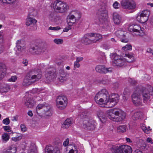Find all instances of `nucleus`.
<instances>
[{
    "label": "nucleus",
    "mask_w": 153,
    "mask_h": 153,
    "mask_svg": "<svg viewBox=\"0 0 153 153\" xmlns=\"http://www.w3.org/2000/svg\"><path fill=\"white\" fill-rule=\"evenodd\" d=\"M94 99L97 103L106 104L108 105V107L111 108L114 106L118 102L119 96L116 94H112L110 96L106 90L102 89L96 94Z\"/></svg>",
    "instance_id": "obj_1"
},
{
    "label": "nucleus",
    "mask_w": 153,
    "mask_h": 153,
    "mask_svg": "<svg viewBox=\"0 0 153 153\" xmlns=\"http://www.w3.org/2000/svg\"><path fill=\"white\" fill-rule=\"evenodd\" d=\"M42 76L40 70L35 69L30 71L27 74L22 82L23 86H28L36 81H38Z\"/></svg>",
    "instance_id": "obj_2"
},
{
    "label": "nucleus",
    "mask_w": 153,
    "mask_h": 153,
    "mask_svg": "<svg viewBox=\"0 0 153 153\" xmlns=\"http://www.w3.org/2000/svg\"><path fill=\"white\" fill-rule=\"evenodd\" d=\"M110 149L114 153H131L132 151L131 147L127 145H112Z\"/></svg>",
    "instance_id": "obj_3"
},
{
    "label": "nucleus",
    "mask_w": 153,
    "mask_h": 153,
    "mask_svg": "<svg viewBox=\"0 0 153 153\" xmlns=\"http://www.w3.org/2000/svg\"><path fill=\"white\" fill-rule=\"evenodd\" d=\"M107 16L108 10L106 6H102L98 10L95 22L98 24L103 23L107 20Z\"/></svg>",
    "instance_id": "obj_4"
},
{
    "label": "nucleus",
    "mask_w": 153,
    "mask_h": 153,
    "mask_svg": "<svg viewBox=\"0 0 153 153\" xmlns=\"http://www.w3.org/2000/svg\"><path fill=\"white\" fill-rule=\"evenodd\" d=\"M110 57L113 59L112 65L117 68L125 67L127 62L125 59L120 56L117 55L116 53H112L110 55Z\"/></svg>",
    "instance_id": "obj_5"
},
{
    "label": "nucleus",
    "mask_w": 153,
    "mask_h": 153,
    "mask_svg": "<svg viewBox=\"0 0 153 153\" xmlns=\"http://www.w3.org/2000/svg\"><path fill=\"white\" fill-rule=\"evenodd\" d=\"M53 7L56 12L64 13L68 10L69 6L66 3L60 1H56L53 4Z\"/></svg>",
    "instance_id": "obj_6"
},
{
    "label": "nucleus",
    "mask_w": 153,
    "mask_h": 153,
    "mask_svg": "<svg viewBox=\"0 0 153 153\" xmlns=\"http://www.w3.org/2000/svg\"><path fill=\"white\" fill-rule=\"evenodd\" d=\"M141 95L143 102L144 103H147L150 100L151 96L153 95L152 89H148L145 87H142L139 93Z\"/></svg>",
    "instance_id": "obj_7"
},
{
    "label": "nucleus",
    "mask_w": 153,
    "mask_h": 153,
    "mask_svg": "<svg viewBox=\"0 0 153 153\" xmlns=\"http://www.w3.org/2000/svg\"><path fill=\"white\" fill-rule=\"evenodd\" d=\"M81 17L80 13L78 11H71L68 16L69 20L68 24L69 26H75Z\"/></svg>",
    "instance_id": "obj_8"
},
{
    "label": "nucleus",
    "mask_w": 153,
    "mask_h": 153,
    "mask_svg": "<svg viewBox=\"0 0 153 153\" xmlns=\"http://www.w3.org/2000/svg\"><path fill=\"white\" fill-rule=\"evenodd\" d=\"M120 4L125 9L132 10L136 7V4L134 0H121Z\"/></svg>",
    "instance_id": "obj_9"
},
{
    "label": "nucleus",
    "mask_w": 153,
    "mask_h": 153,
    "mask_svg": "<svg viewBox=\"0 0 153 153\" xmlns=\"http://www.w3.org/2000/svg\"><path fill=\"white\" fill-rule=\"evenodd\" d=\"M56 106L60 109H63L66 107L68 102L66 96H59L56 100Z\"/></svg>",
    "instance_id": "obj_10"
},
{
    "label": "nucleus",
    "mask_w": 153,
    "mask_h": 153,
    "mask_svg": "<svg viewBox=\"0 0 153 153\" xmlns=\"http://www.w3.org/2000/svg\"><path fill=\"white\" fill-rule=\"evenodd\" d=\"M128 30L131 32L136 33V35L138 36H141L144 33V28L141 27L140 25H130L128 27Z\"/></svg>",
    "instance_id": "obj_11"
},
{
    "label": "nucleus",
    "mask_w": 153,
    "mask_h": 153,
    "mask_svg": "<svg viewBox=\"0 0 153 153\" xmlns=\"http://www.w3.org/2000/svg\"><path fill=\"white\" fill-rule=\"evenodd\" d=\"M29 51L33 54H40L44 52L43 45L41 43H36L30 48Z\"/></svg>",
    "instance_id": "obj_12"
},
{
    "label": "nucleus",
    "mask_w": 153,
    "mask_h": 153,
    "mask_svg": "<svg viewBox=\"0 0 153 153\" xmlns=\"http://www.w3.org/2000/svg\"><path fill=\"white\" fill-rule=\"evenodd\" d=\"M37 21L35 19L31 17H28L26 20V25L27 26H30V29L31 30H36L37 25L36 24Z\"/></svg>",
    "instance_id": "obj_13"
},
{
    "label": "nucleus",
    "mask_w": 153,
    "mask_h": 153,
    "mask_svg": "<svg viewBox=\"0 0 153 153\" xmlns=\"http://www.w3.org/2000/svg\"><path fill=\"white\" fill-rule=\"evenodd\" d=\"M132 101L136 106H139L142 104V99L141 95L139 93H134L132 95Z\"/></svg>",
    "instance_id": "obj_14"
},
{
    "label": "nucleus",
    "mask_w": 153,
    "mask_h": 153,
    "mask_svg": "<svg viewBox=\"0 0 153 153\" xmlns=\"http://www.w3.org/2000/svg\"><path fill=\"white\" fill-rule=\"evenodd\" d=\"M96 126V123L93 120H85L83 121V127L86 129L93 130L95 129Z\"/></svg>",
    "instance_id": "obj_15"
},
{
    "label": "nucleus",
    "mask_w": 153,
    "mask_h": 153,
    "mask_svg": "<svg viewBox=\"0 0 153 153\" xmlns=\"http://www.w3.org/2000/svg\"><path fill=\"white\" fill-rule=\"evenodd\" d=\"M112 68H106L102 65H98L95 68L96 71L100 74H106L108 72H111Z\"/></svg>",
    "instance_id": "obj_16"
},
{
    "label": "nucleus",
    "mask_w": 153,
    "mask_h": 153,
    "mask_svg": "<svg viewBox=\"0 0 153 153\" xmlns=\"http://www.w3.org/2000/svg\"><path fill=\"white\" fill-rule=\"evenodd\" d=\"M116 116V122H120L123 120L125 118L126 115L124 112L120 109L116 110L115 112Z\"/></svg>",
    "instance_id": "obj_17"
},
{
    "label": "nucleus",
    "mask_w": 153,
    "mask_h": 153,
    "mask_svg": "<svg viewBox=\"0 0 153 153\" xmlns=\"http://www.w3.org/2000/svg\"><path fill=\"white\" fill-rule=\"evenodd\" d=\"M112 15L113 21L115 25H119L122 22V17L118 13L114 12Z\"/></svg>",
    "instance_id": "obj_18"
},
{
    "label": "nucleus",
    "mask_w": 153,
    "mask_h": 153,
    "mask_svg": "<svg viewBox=\"0 0 153 153\" xmlns=\"http://www.w3.org/2000/svg\"><path fill=\"white\" fill-rule=\"evenodd\" d=\"M90 33L85 34L83 36L81 39L82 42L85 45H88L92 43H93L92 39H91L90 37H91Z\"/></svg>",
    "instance_id": "obj_19"
},
{
    "label": "nucleus",
    "mask_w": 153,
    "mask_h": 153,
    "mask_svg": "<svg viewBox=\"0 0 153 153\" xmlns=\"http://www.w3.org/2000/svg\"><path fill=\"white\" fill-rule=\"evenodd\" d=\"M24 104L27 107L31 108L34 105L36 102L33 98L28 97L24 101Z\"/></svg>",
    "instance_id": "obj_20"
},
{
    "label": "nucleus",
    "mask_w": 153,
    "mask_h": 153,
    "mask_svg": "<svg viewBox=\"0 0 153 153\" xmlns=\"http://www.w3.org/2000/svg\"><path fill=\"white\" fill-rule=\"evenodd\" d=\"M52 115V111L50 107L48 105L45 109H44L43 111L40 115L42 117H47L51 116Z\"/></svg>",
    "instance_id": "obj_21"
},
{
    "label": "nucleus",
    "mask_w": 153,
    "mask_h": 153,
    "mask_svg": "<svg viewBox=\"0 0 153 153\" xmlns=\"http://www.w3.org/2000/svg\"><path fill=\"white\" fill-rule=\"evenodd\" d=\"M115 33L116 36L120 39V40L122 42H128L127 39H123L125 36V32L123 31L119 30L116 32Z\"/></svg>",
    "instance_id": "obj_22"
},
{
    "label": "nucleus",
    "mask_w": 153,
    "mask_h": 153,
    "mask_svg": "<svg viewBox=\"0 0 153 153\" xmlns=\"http://www.w3.org/2000/svg\"><path fill=\"white\" fill-rule=\"evenodd\" d=\"M59 72L61 75L59 79L61 82L65 81L68 79L69 76V74L68 73L65 72L62 70H60Z\"/></svg>",
    "instance_id": "obj_23"
},
{
    "label": "nucleus",
    "mask_w": 153,
    "mask_h": 153,
    "mask_svg": "<svg viewBox=\"0 0 153 153\" xmlns=\"http://www.w3.org/2000/svg\"><path fill=\"white\" fill-rule=\"evenodd\" d=\"M6 72V67L5 64L0 62V80L5 76Z\"/></svg>",
    "instance_id": "obj_24"
},
{
    "label": "nucleus",
    "mask_w": 153,
    "mask_h": 153,
    "mask_svg": "<svg viewBox=\"0 0 153 153\" xmlns=\"http://www.w3.org/2000/svg\"><path fill=\"white\" fill-rule=\"evenodd\" d=\"M117 109H111L109 110L107 112V116L111 120L114 121H116V118L115 112Z\"/></svg>",
    "instance_id": "obj_25"
},
{
    "label": "nucleus",
    "mask_w": 153,
    "mask_h": 153,
    "mask_svg": "<svg viewBox=\"0 0 153 153\" xmlns=\"http://www.w3.org/2000/svg\"><path fill=\"white\" fill-rule=\"evenodd\" d=\"M16 46L17 49L16 53H17V51H18L19 52L18 53L22 52L25 48L23 42H22L21 40H19L17 41L16 42Z\"/></svg>",
    "instance_id": "obj_26"
},
{
    "label": "nucleus",
    "mask_w": 153,
    "mask_h": 153,
    "mask_svg": "<svg viewBox=\"0 0 153 153\" xmlns=\"http://www.w3.org/2000/svg\"><path fill=\"white\" fill-rule=\"evenodd\" d=\"M48 104L45 102H44L42 104H38L36 107V111L37 114L40 116L42 114V112H41L39 110L42 108L45 109L46 107L48 106Z\"/></svg>",
    "instance_id": "obj_27"
},
{
    "label": "nucleus",
    "mask_w": 153,
    "mask_h": 153,
    "mask_svg": "<svg viewBox=\"0 0 153 153\" xmlns=\"http://www.w3.org/2000/svg\"><path fill=\"white\" fill-rule=\"evenodd\" d=\"M97 114L101 122L102 123H104L106 122V118L104 112L100 111H98L97 112Z\"/></svg>",
    "instance_id": "obj_28"
},
{
    "label": "nucleus",
    "mask_w": 153,
    "mask_h": 153,
    "mask_svg": "<svg viewBox=\"0 0 153 153\" xmlns=\"http://www.w3.org/2000/svg\"><path fill=\"white\" fill-rule=\"evenodd\" d=\"M73 122L74 121L72 118H67L62 125V127L64 128L68 127L71 125L73 123Z\"/></svg>",
    "instance_id": "obj_29"
},
{
    "label": "nucleus",
    "mask_w": 153,
    "mask_h": 153,
    "mask_svg": "<svg viewBox=\"0 0 153 153\" xmlns=\"http://www.w3.org/2000/svg\"><path fill=\"white\" fill-rule=\"evenodd\" d=\"M90 33L92 35V36H91V37H95V38L92 39L93 43H94L98 42L102 39V36L99 34L95 33Z\"/></svg>",
    "instance_id": "obj_30"
},
{
    "label": "nucleus",
    "mask_w": 153,
    "mask_h": 153,
    "mask_svg": "<svg viewBox=\"0 0 153 153\" xmlns=\"http://www.w3.org/2000/svg\"><path fill=\"white\" fill-rule=\"evenodd\" d=\"M10 88L9 85L7 84H3L0 88V91L1 93L7 92L10 90Z\"/></svg>",
    "instance_id": "obj_31"
},
{
    "label": "nucleus",
    "mask_w": 153,
    "mask_h": 153,
    "mask_svg": "<svg viewBox=\"0 0 153 153\" xmlns=\"http://www.w3.org/2000/svg\"><path fill=\"white\" fill-rule=\"evenodd\" d=\"M42 91L43 90L42 89L38 88H33L32 90V92L33 93L38 94L42 98L46 94V93Z\"/></svg>",
    "instance_id": "obj_32"
},
{
    "label": "nucleus",
    "mask_w": 153,
    "mask_h": 153,
    "mask_svg": "<svg viewBox=\"0 0 153 153\" xmlns=\"http://www.w3.org/2000/svg\"><path fill=\"white\" fill-rule=\"evenodd\" d=\"M148 18L147 16H143L140 14L137 16V20L141 23H144L146 22L148 19Z\"/></svg>",
    "instance_id": "obj_33"
},
{
    "label": "nucleus",
    "mask_w": 153,
    "mask_h": 153,
    "mask_svg": "<svg viewBox=\"0 0 153 153\" xmlns=\"http://www.w3.org/2000/svg\"><path fill=\"white\" fill-rule=\"evenodd\" d=\"M16 148L15 145H12L8 147L6 150L7 153H15L16 151Z\"/></svg>",
    "instance_id": "obj_34"
},
{
    "label": "nucleus",
    "mask_w": 153,
    "mask_h": 153,
    "mask_svg": "<svg viewBox=\"0 0 153 153\" xmlns=\"http://www.w3.org/2000/svg\"><path fill=\"white\" fill-rule=\"evenodd\" d=\"M55 74L51 71H48L45 75V77L48 79L51 80L55 76Z\"/></svg>",
    "instance_id": "obj_35"
},
{
    "label": "nucleus",
    "mask_w": 153,
    "mask_h": 153,
    "mask_svg": "<svg viewBox=\"0 0 153 153\" xmlns=\"http://www.w3.org/2000/svg\"><path fill=\"white\" fill-rule=\"evenodd\" d=\"M10 137V135L7 133H4L1 136L3 142H6Z\"/></svg>",
    "instance_id": "obj_36"
},
{
    "label": "nucleus",
    "mask_w": 153,
    "mask_h": 153,
    "mask_svg": "<svg viewBox=\"0 0 153 153\" xmlns=\"http://www.w3.org/2000/svg\"><path fill=\"white\" fill-rule=\"evenodd\" d=\"M45 153H55L53 148L51 146H47L45 148Z\"/></svg>",
    "instance_id": "obj_37"
},
{
    "label": "nucleus",
    "mask_w": 153,
    "mask_h": 153,
    "mask_svg": "<svg viewBox=\"0 0 153 153\" xmlns=\"http://www.w3.org/2000/svg\"><path fill=\"white\" fill-rule=\"evenodd\" d=\"M36 151L35 145L34 144L31 145L28 149V153H36Z\"/></svg>",
    "instance_id": "obj_38"
},
{
    "label": "nucleus",
    "mask_w": 153,
    "mask_h": 153,
    "mask_svg": "<svg viewBox=\"0 0 153 153\" xmlns=\"http://www.w3.org/2000/svg\"><path fill=\"white\" fill-rule=\"evenodd\" d=\"M126 129V127L125 126H120L117 129V132L121 133L125 132Z\"/></svg>",
    "instance_id": "obj_39"
},
{
    "label": "nucleus",
    "mask_w": 153,
    "mask_h": 153,
    "mask_svg": "<svg viewBox=\"0 0 153 153\" xmlns=\"http://www.w3.org/2000/svg\"><path fill=\"white\" fill-rule=\"evenodd\" d=\"M150 14V11L149 10H144L142 11L140 15L143 16H147L149 18Z\"/></svg>",
    "instance_id": "obj_40"
},
{
    "label": "nucleus",
    "mask_w": 153,
    "mask_h": 153,
    "mask_svg": "<svg viewBox=\"0 0 153 153\" xmlns=\"http://www.w3.org/2000/svg\"><path fill=\"white\" fill-rule=\"evenodd\" d=\"M49 19L52 22H55V16L54 13H51L48 16Z\"/></svg>",
    "instance_id": "obj_41"
},
{
    "label": "nucleus",
    "mask_w": 153,
    "mask_h": 153,
    "mask_svg": "<svg viewBox=\"0 0 153 153\" xmlns=\"http://www.w3.org/2000/svg\"><path fill=\"white\" fill-rule=\"evenodd\" d=\"M140 113L139 112H137L132 115V118L134 120H136L139 119Z\"/></svg>",
    "instance_id": "obj_42"
},
{
    "label": "nucleus",
    "mask_w": 153,
    "mask_h": 153,
    "mask_svg": "<svg viewBox=\"0 0 153 153\" xmlns=\"http://www.w3.org/2000/svg\"><path fill=\"white\" fill-rule=\"evenodd\" d=\"M141 144L140 145V148L142 149L145 150L147 149L148 147L147 146L146 144L143 140L140 141Z\"/></svg>",
    "instance_id": "obj_43"
},
{
    "label": "nucleus",
    "mask_w": 153,
    "mask_h": 153,
    "mask_svg": "<svg viewBox=\"0 0 153 153\" xmlns=\"http://www.w3.org/2000/svg\"><path fill=\"white\" fill-rule=\"evenodd\" d=\"M125 56L126 57H127L129 59H126L127 61L129 62H132L134 60V57L132 56L127 54H125Z\"/></svg>",
    "instance_id": "obj_44"
},
{
    "label": "nucleus",
    "mask_w": 153,
    "mask_h": 153,
    "mask_svg": "<svg viewBox=\"0 0 153 153\" xmlns=\"http://www.w3.org/2000/svg\"><path fill=\"white\" fill-rule=\"evenodd\" d=\"M122 49L125 51L127 50H131L132 49V46L130 45H126L125 46L122 47Z\"/></svg>",
    "instance_id": "obj_45"
},
{
    "label": "nucleus",
    "mask_w": 153,
    "mask_h": 153,
    "mask_svg": "<svg viewBox=\"0 0 153 153\" xmlns=\"http://www.w3.org/2000/svg\"><path fill=\"white\" fill-rule=\"evenodd\" d=\"M22 135L20 134L19 136H17L16 137H13L11 139L12 140L16 142L21 140L22 139Z\"/></svg>",
    "instance_id": "obj_46"
},
{
    "label": "nucleus",
    "mask_w": 153,
    "mask_h": 153,
    "mask_svg": "<svg viewBox=\"0 0 153 153\" xmlns=\"http://www.w3.org/2000/svg\"><path fill=\"white\" fill-rule=\"evenodd\" d=\"M54 42L58 45L62 44L63 42V40L60 39H56L53 40Z\"/></svg>",
    "instance_id": "obj_47"
},
{
    "label": "nucleus",
    "mask_w": 153,
    "mask_h": 153,
    "mask_svg": "<svg viewBox=\"0 0 153 153\" xmlns=\"http://www.w3.org/2000/svg\"><path fill=\"white\" fill-rule=\"evenodd\" d=\"M2 1L3 3L12 4L14 3L16 0H2Z\"/></svg>",
    "instance_id": "obj_48"
},
{
    "label": "nucleus",
    "mask_w": 153,
    "mask_h": 153,
    "mask_svg": "<svg viewBox=\"0 0 153 153\" xmlns=\"http://www.w3.org/2000/svg\"><path fill=\"white\" fill-rule=\"evenodd\" d=\"M87 114V113L86 111H82V112H81V113L80 115V117L82 119L85 118Z\"/></svg>",
    "instance_id": "obj_49"
},
{
    "label": "nucleus",
    "mask_w": 153,
    "mask_h": 153,
    "mask_svg": "<svg viewBox=\"0 0 153 153\" xmlns=\"http://www.w3.org/2000/svg\"><path fill=\"white\" fill-rule=\"evenodd\" d=\"M33 100L35 101H39L41 100H42V98L38 94H37V95H36V97H34L33 98Z\"/></svg>",
    "instance_id": "obj_50"
},
{
    "label": "nucleus",
    "mask_w": 153,
    "mask_h": 153,
    "mask_svg": "<svg viewBox=\"0 0 153 153\" xmlns=\"http://www.w3.org/2000/svg\"><path fill=\"white\" fill-rule=\"evenodd\" d=\"M61 29L60 27L59 26H57L55 27H50L48 29L50 30H58Z\"/></svg>",
    "instance_id": "obj_51"
},
{
    "label": "nucleus",
    "mask_w": 153,
    "mask_h": 153,
    "mask_svg": "<svg viewBox=\"0 0 153 153\" xmlns=\"http://www.w3.org/2000/svg\"><path fill=\"white\" fill-rule=\"evenodd\" d=\"M113 6L114 9H117L119 8L120 4L118 2L116 1L113 3Z\"/></svg>",
    "instance_id": "obj_52"
},
{
    "label": "nucleus",
    "mask_w": 153,
    "mask_h": 153,
    "mask_svg": "<svg viewBox=\"0 0 153 153\" xmlns=\"http://www.w3.org/2000/svg\"><path fill=\"white\" fill-rule=\"evenodd\" d=\"M17 77L16 76H12L11 78L9 79L8 81L9 82H15L17 80Z\"/></svg>",
    "instance_id": "obj_53"
},
{
    "label": "nucleus",
    "mask_w": 153,
    "mask_h": 153,
    "mask_svg": "<svg viewBox=\"0 0 153 153\" xmlns=\"http://www.w3.org/2000/svg\"><path fill=\"white\" fill-rule=\"evenodd\" d=\"M2 123L4 124L8 125L10 123V120L8 118L4 119L2 121Z\"/></svg>",
    "instance_id": "obj_54"
},
{
    "label": "nucleus",
    "mask_w": 153,
    "mask_h": 153,
    "mask_svg": "<svg viewBox=\"0 0 153 153\" xmlns=\"http://www.w3.org/2000/svg\"><path fill=\"white\" fill-rule=\"evenodd\" d=\"M21 131L22 132H24L27 131V128L25 125L22 124L20 126Z\"/></svg>",
    "instance_id": "obj_55"
},
{
    "label": "nucleus",
    "mask_w": 153,
    "mask_h": 153,
    "mask_svg": "<svg viewBox=\"0 0 153 153\" xmlns=\"http://www.w3.org/2000/svg\"><path fill=\"white\" fill-rule=\"evenodd\" d=\"M141 128L145 133L146 134H148L149 133V130H150V129H147V128L145 126H143L141 127Z\"/></svg>",
    "instance_id": "obj_56"
},
{
    "label": "nucleus",
    "mask_w": 153,
    "mask_h": 153,
    "mask_svg": "<svg viewBox=\"0 0 153 153\" xmlns=\"http://www.w3.org/2000/svg\"><path fill=\"white\" fill-rule=\"evenodd\" d=\"M69 139L68 138H67L66 139L63 143V145L64 146H67L69 143Z\"/></svg>",
    "instance_id": "obj_57"
},
{
    "label": "nucleus",
    "mask_w": 153,
    "mask_h": 153,
    "mask_svg": "<svg viewBox=\"0 0 153 153\" xmlns=\"http://www.w3.org/2000/svg\"><path fill=\"white\" fill-rule=\"evenodd\" d=\"M80 64L79 63V62L76 61L74 63V68H79L80 67Z\"/></svg>",
    "instance_id": "obj_58"
},
{
    "label": "nucleus",
    "mask_w": 153,
    "mask_h": 153,
    "mask_svg": "<svg viewBox=\"0 0 153 153\" xmlns=\"http://www.w3.org/2000/svg\"><path fill=\"white\" fill-rule=\"evenodd\" d=\"M4 129V131H7L9 132L10 131V127L9 126H5L3 127Z\"/></svg>",
    "instance_id": "obj_59"
},
{
    "label": "nucleus",
    "mask_w": 153,
    "mask_h": 153,
    "mask_svg": "<svg viewBox=\"0 0 153 153\" xmlns=\"http://www.w3.org/2000/svg\"><path fill=\"white\" fill-rule=\"evenodd\" d=\"M76 61L79 62L80 61H82L83 59V57H76Z\"/></svg>",
    "instance_id": "obj_60"
},
{
    "label": "nucleus",
    "mask_w": 153,
    "mask_h": 153,
    "mask_svg": "<svg viewBox=\"0 0 153 153\" xmlns=\"http://www.w3.org/2000/svg\"><path fill=\"white\" fill-rule=\"evenodd\" d=\"M109 81L108 79H105L102 80V82L104 84H107L109 83Z\"/></svg>",
    "instance_id": "obj_61"
},
{
    "label": "nucleus",
    "mask_w": 153,
    "mask_h": 153,
    "mask_svg": "<svg viewBox=\"0 0 153 153\" xmlns=\"http://www.w3.org/2000/svg\"><path fill=\"white\" fill-rule=\"evenodd\" d=\"M70 29H71V28L70 27H67L64 28L63 31L64 32H67Z\"/></svg>",
    "instance_id": "obj_62"
},
{
    "label": "nucleus",
    "mask_w": 153,
    "mask_h": 153,
    "mask_svg": "<svg viewBox=\"0 0 153 153\" xmlns=\"http://www.w3.org/2000/svg\"><path fill=\"white\" fill-rule=\"evenodd\" d=\"M27 114L30 117H32L33 115V113L31 111H29L27 113Z\"/></svg>",
    "instance_id": "obj_63"
},
{
    "label": "nucleus",
    "mask_w": 153,
    "mask_h": 153,
    "mask_svg": "<svg viewBox=\"0 0 153 153\" xmlns=\"http://www.w3.org/2000/svg\"><path fill=\"white\" fill-rule=\"evenodd\" d=\"M134 153H143L139 149H136L134 152Z\"/></svg>",
    "instance_id": "obj_64"
}]
</instances>
